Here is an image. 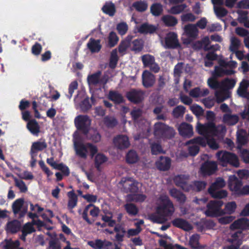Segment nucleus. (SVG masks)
Segmentation results:
<instances>
[{
  "label": "nucleus",
  "mask_w": 249,
  "mask_h": 249,
  "mask_svg": "<svg viewBox=\"0 0 249 249\" xmlns=\"http://www.w3.org/2000/svg\"><path fill=\"white\" fill-rule=\"evenodd\" d=\"M74 147L76 154L80 158L86 159L87 157L88 149L87 143L84 144L82 142L75 141Z\"/></svg>",
  "instance_id": "nucleus-16"
},
{
  "label": "nucleus",
  "mask_w": 249,
  "mask_h": 249,
  "mask_svg": "<svg viewBox=\"0 0 249 249\" xmlns=\"http://www.w3.org/2000/svg\"><path fill=\"white\" fill-rule=\"evenodd\" d=\"M243 185L242 180L238 178L235 175H231L228 180V188L232 192L237 194L240 188Z\"/></svg>",
  "instance_id": "nucleus-11"
},
{
  "label": "nucleus",
  "mask_w": 249,
  "mask_h": 249,
  "mask_svg": "<svg viewBox=\"0 0 249 249\" xmlns=\"http://www.w3.org/2000/svg\"><path fill=\"white\" fill-rule=\"evenodd\" d=\"M102 10L103 13L110 17H113L116 12L115 4L112 2H106L102 7Z\"/></svg>",
  "instance_id": "nucleus-29"
},
{
  "label": "nucleus",
  "mask_w": 249,
  "mask_h": 249,
  "mask_svg": "<svg viewBox=\"0 0 249 249\" xmlns=\"http://www.w3.org/2000/svg\"><path fill=\"white\" fill-rule=\"evenodd\" d=\"M119 57L117 54L116 50H113L110 54L109 61V67L111 69H114L116 67Z\"/></svg>",
  "instance_id": "nucleus-42"
},
{
  "label": "nucleus",
  "mask_w": 249,
  "mask_h": 249,
  "mask_svg": "<svg viewBox=\"0 0 249 249\" xmlns=\"http://www.w3.org/2000/svg\"><path fill=\"white\" fill-rule=\"evenodd\" d=\"M87 47L92 53L99 52L102 48L101 40L90 38L87 43Z\"/></svg>",
  "instance_id": "nucleus-24"
},
{
  "label": "nucleus",
  "mask_w": 249,
  "mask_h": 249,
  "mask_svg": "<svg viewBox=\"0 0 249 249\" xmlns=\"http://www.w3.org/2000/svg\"><path fill=\"white\" fill-rule=\"evenodd\" d=\"M125 96L130 102L138 104L143 100L144 92L140 89H133L127 91Z\"/></svg>",
  "instance_id": "nucleus-8"
},
{
  "label": "nucleus",
  "mask_w": 249,
  "mask_h": 249,
  "mask_svg": "<svg viewBox=\"0 0 249 249\" xmlns=\"http://www.w3.org/2000/svg\"><path fill=\"white\" fill-rule=\"evenodd\" d=\"M213 191H208L211 196L215 199H222L226 197L228 192L225 190H215Z\"/></svg>",
  "instance_id": "nucleus-36"
},
{
  "label": "nucleus",
  "mask_w": 249,
  "mask_h": 249,
  "mask_svg": "<svg viewBox=\"0 0 249 249\" xmlns=\"http://www.w3.org/2000/svg\"><path fill=\"white\" fill-rule=\"evenodd\" d=\"M150 148L151 154L153 155L165 153L160 143L153 142L151 144Z\"/></svg>",
  "instance_id": "nucleus-48"
},
{
  "label": "nucleus",
  "mask_w": 249,
  "mask_h": 249,
  "mask_svg": "<svg viewBox=\"0 0 249 249\" xmlns=\"http://www.w3.org/2000/svg\"><path fill=\"white\" fill-rule=\"evenodd\" d=\"M146 198L145 195L136 193L135 194H128L126 196V202H143Z\"/></svg>",
  "instance_id": "nucleus-31"
},
{
  "label": "nucleus",
  "mask_w": 249,
  "mask_h": 249,
  "mask_svg": "<svg viewBox=\"0 0 249 249\" xmlns=\"http://www.w3.org/2000/svg\"><path fill=\"white\" fill-rule=\"evenodd\" d=\"M186 7L187 5L185 4H181L174 6L170 8L169 12L172 14H178L183 12Z\"/></svg>",
  "instance_id": "nucleus-54"
},
{
  "label": "nucleus",
  "mask_w": 249,
  "mask_h": 249,
  "mask_svg": "<svg viewBox=\"0 0 249 249\" xmlns=\"http://www.w3.org/2000/svg\"><path fill=\"white\" fill-rule=\"evenodd\" d=\"M240 45V41L236 37H233L231 39V43L230 46V50L232 53L238 50Z\"/></svg>",
  "instance_id": "nucleus-56"
},
{
  "label": "nucleus",
  "mask_w": 249,
  "mask_h": 249,
  "mask_svg": "<svg viewBox=\"0 0 249 249\" xmlns=\"http://www.w3.org/2000/svg\"><path fill=\"white\" fill-rule=\"evenodd\" d=\"M164 47L168 49H175L181 48L177 34L173 32L166 34L164 37Z\"/></svg>",
  "instance_id": "nucleus-7"
},
{
  "label": "nucleus",
  "mask_w": 249,
  "mask_h": 249,
  "mask_svg": "<svg viewBox=\"0 0 249 249\" xmlns=\"http://www.w3.org/2000/svg\"><path fill=\"white\" fill-rule=\"evenodd\" d=\"M196 129L201 135L216 136L221 134L225 130V127L223 125L216 126L213 122H208L203 124L198 123Z\"/></svg>",
  "instance_id": "nucleus-1"
},
{
  "label": "nucleus",
  "mask_w": 249,
  "mask_h": 249,
  "mask_svg": "<svg viewBox=\"0 0 249 249\" xmlns=\"http://www.w3.org/2000/svg\"><path fill=\"white\" fill-rule=\"evenodd\" d=\"M125 208L127 212L130 215H135L137 214L138 209L133 203H126Z\"/></svg>",
  "instance_id": "nucleus-58"
},
{
  "label": "nucleus",
  "mask_w": 249,
  "mask_h": 249,
  "mask_svg": "<svg viewBox=\"0 0 249 249\" xmlns=\"http://www.w3.org/2000/svg\"><path fill=\"white\" fill-rule=\"evenodd\" d=\"M157 28L155 26L144 23L141 24L138 28V32L143 34H152L156 32Z\"/></svg>",
  "instance_id": "nucleus-26"
},
{
  "label": "nucleus",
  "mask_w": 249,
  "mask_h": 249,
  "mask_svg": "<svg viewBox=\"0 0 249 249\" xmlns=\"http://www.w3.org/2000/svg\"><path fill=\"white\" fill-rule=\"evenodd\" d=\"M174 226L182 229L185 231H189L192 229L191 225L186 222L185 220L180 219L177 218L172 221Z\"/></svg>",
  "instance_id": "nucleus-33"
},
{
  "label": "nucleus",
  "mask_w": 249,
  "mask_h": 249,
  "mask_svg": "<svg viewBox=\"0 0 249 249\" xmlns=\"http://www.w3.org/2000/svg\"><path fill=\"white\" fill-rule=\"evenodd\" d=\"M142 60L145 67H149L154 63L155 58L151 55L145 54L142 56Z\"/></svg>",
  "instance_id": "nucleus-52"
},
{
  "label": "nucleus",
  "mask_w": 249,
  "mask_h": 249,
  "mask_svg": "<svg viewBox=\"0 0 249 249\" xmlns=\"http://www.w3.org/2000/svg\"><path fill=\"white\" fill-rule=\"evenodd\" d=\"M237 14L239 15L238 20L241 23H244L248 19L247 15L248 12L247 11H237Z\"/></svg>",
  "instance_id": "nucleus-61"
},
{
  "label": "nucleus",
  "mask_w": 249,
  "mask_h": 249,
  "mask_svg": "<svg viewBox=\"0 0 249 249\" xmlns=\"http://www.w3.org/2000/svg\"><path fill=\"white\" fill-rule=\"evenodd\" d=\"M186 108L181 105L175 107L172 111V116L175 118H179L183 117L185 113Z\"/></svg>",
  "instance_id": "nucleus-45"
},
{
  "label": "nucleus",
  "mask_w": 249,
  "mask_h": 249,
  "mask_svg": "<svg viewBox=\"0 0 249 249\" xmlns=\"http://www.w3.org/2000/svg\"><path fill=\"white\" fill-rule=\"evenodd\" d=\"M15 186L19 189L20 192L25 193L27 191V187L23 180L15 178Z\"/></svg>",
  "instance_id": "nucleus-57"
},
{
  "label": "nucleus",
  "mask_w": 249,
  "mask_h": 249,
  "mask_svg": "<svg viewBox=\"0 0 249 249\" xmlns=\"http://www.w3.org/2000/svg\"><path fill=\"white\" fill-rule=\"evenodd\" d=\"M196 17L191 13H186L181 16V19L183 22L194 21Z\"/></svg>",
  "instance_id": "nucleus-63"
},
{
  "label": "nucleus",
  "mask_w": 249,
  "mask_h": 249,
  "mask_svg": "<svg viewBox=\"0 0 249 249\" xmlns=\"http://www.w3.org/2000/svg\"><path fill=\"white\" fill-rule=\"evenodd\" d=\"M225 185L226 183L224 179L222 178H218L216 179L215 181L210 185L208 191L219 190L223 188Z\"/></svg>",
  "instance_id": "nucleus-40"
},
{
  "label": "nucleus",
  "mask_w": 249,
  "mask_h": 249,
  "mask_svg": "<svg viewBox=\"0 0 249 249\" xmlns=\"http://www.w3.org/2000/svg\"><path fill=\"white\" fill-rule=\"evenodd\" d=\"M249 87V81L248 80L242 81L239 85V86L237 90L238 95L241 97L242 96L247 90Z\"/></svg>",
  "instance_id": "nucleus-47"
},
{
  "label": "nucleus",
  "mask_w": 249,
  "mask_h": 249,
  "mask_svg": "<svg viewBox=\"0 0 249 249\" xmlns=\"http://www.w3.org/2000/svg\"><path fill=\"white\" fill-rule=\"evenodd\" d=\"M101 71H97L88 77V82L89 85H97V84L103 82V80L100 79L101 75Z\"/></svg>",
  "instance_id": "nucleus-30"
},
{
  "label": "nucleus",
  "mask_w": 249,
  "mask_h": 249,
  "mask_svg": "<svg viewBox=\"0 0 249 249\" xmlns=\"http://www.w3.org/2000/svg\"><path fill=\"white\" fill-rule=\"evenodd\" d=\"M208 85L209 87L213 89H221V82H219L217 78L213 76L210 78L208 80Z\"/></svg>",
  "instance_id": "nucleus-46"
},
{
  "label": "nucleus",
  "mask_w": 249,
  "mask_h": 249,
  "mask_svg": "<svg viewBox=\"0 0 249 249\" xmlns=\"http://www.w3.org/2000/svg\"><path fill=\"white\" fill-rule=\"evenodd\" d=\"M103 123L107 128H111L116 126L118 124V122L115 118L109 116H106L104 118Z\"/></svg>",
  "instance_id": "nucleus-44"
},
{
  "label": "nucleus",
  "mask_w": 249,
  "mask_h": 249,
  "mask_svg": "<svg viewBox=\"0 0 249 249\" xmlns=\"http://www.w3.org/2000/svg\"><path fill=\"white\" fill-rule=\"evenodd\" d=\"M207 185V183L204 181H195L194 182V187L197 192L204 190Z\"/></svg>",
  "instance_id": "nucleus-60"
},
{
  "label": "nucleus",
  "mask_w": 249,
  "mask_h": 249,
  "mask_svg": "<svg viewBox=\"0 0 249 249\" xmlns=\"http://www.w3.org/2000/svg\"><path fill=\"white\" fill-rule=\"evenodd\" d=\"M91 105L89 102V97H86L80 103V107L83 112H87L91 107Z\"/></svg>",
  "instance_id": "nucleus-53"
},
{
  "label": "nucleus",
  "mask_w": 249,
  "mask_h": 249,
  "mask_svg": "<svg viewBox=\"0 0 249 249\" xmlns=\"http://www.w3.org/2000/svg\"><path fill=\"white\" fill-rule=\"evenodd\" d=\"M221 203H209L207 210L205 212L207 215L214 216L220 215L222 212L220 210Z\"/></svg>",
  "instance_id": "nucleus-21"
},
{
  "label": "nucleus",
  "mask_w": 249,
  "mask_h": 249,
  "mask_svg": "<svg viewBox=\"0 0 249 249\" xmlns=\"http://www.w3.org/2000/svg\"><path fill=\"white\" fill-rule=\"evenodd\" d=\"M18 240L13 241L11 239H6L0 244V246L4 249H17L20 248Z\"/></svg>",
  "instance_id": "nucleus-25"
},
{
  "label": "nucleus",
  "mask_w": 249,
  "mask_h": 249,
  "mask_svg": "<svg viewBox=\"0 0 249 249\" xmlns=\"http://www.w3.org/2000/svg\"><path fill=\"white\" fill-rule=\"evenodd\" d=\"M155 82V76L147 70H145L142 74V83L146 88L152 87Z\"/></svg>",
  "instance_id": "nucleus-15"
},
{
  "label": "nucleus",
  "mask_w": 249,
  "mask_h": 249,
  "mask_svg": "<svg viewBox=\"0 0 249 249\" xmlns=\"http://www.w3.org/2000/svg\"><path fill=\"white\" fill-rule=\"evenodd\" d=\"M115 146L118 149H124L128 148L130 142L128 137L125 135H118L113 139Z\"/></svg>",
  "instance_id": "nucleus-19"
},
{
  "label": "nucleus",
  "mask_w": 249,
  "mask_h": 249,
  "mask_svg": "<svg viewBox=\"0 0 249 249\" xmlns=\"http://www.w3.org/2000/svg\"><path fill=\"white\" fill-rule=\"evenodd\" d=\"M217 169V166L214 161H207L202 164L200 171L203 175L210 176L214 174Z\"/></svg>",
  "instance_id": "nucleus-13"
},
{
  "label": "nucleus",
  "mask_w": 249,
  "mask_h": 249,
  "mask_svg": "<svg viewBox=\"0 0 249 249\" xmlns=\"http://www.w3.org/2000/svg\"><path fill=\"white\" fill-rule=\"evenodd\" d=\"M47 144L45 139H40L39 141L34 142L31 147V153L37 154L38 151H41L46 148Z\"/></svg>",
  "instance_id": "nucleus-23"
},
{
  "label": "nucleus",
  "mask_w": 249,
  "mask_h": 249,
  "mask_svg": "<svg viewBox=\"0 0 249 249\" xmlns=\"http://www.w3.org/2000/svg\"><path fill=\"white\" fill-rule=\"evenodd\" d=\"M163 11V6L160 3H154L150 7V12L155 17L161 15Z\"/></svg>",
  "instance_id": "nucleus-41"
},
{
  "label": "nucleus",
  "mask_w": 249,
  "mask_h": 249,
  "mask_svg": "<svg viewBox=\"0 0 249 249\" xmlns=\"http://www.w3.org/2000/svg\"><path fill=\"white\" fill-rule=\"evenodd\" d=\"M108 39V45L110 47H114L119 41V37L117 36L116 33L113 31L110 32Z\"/></svg>",
  "instance_id": "nucleus-50"
},
{
  "label": "nucleus",
  "mask_w": 249,
  "mask_h": 249,
  "mask_svg": "<svg viewBox=\"0 0 249 249\" xmlns=\"http://www.w3.org/2000/svg\"><path fill=\"white\" fill-rule=\"evenodd\" d=\"M125 160L127 163L133 164L138 161L139 157L135 150H130L126 155Z\"/></svg>",
  "instance_id": "nucleus-35"
},
{
  "label": "nucleus",
  "mask_w": 249,
  "mask_h": 249,
  "mask_svg": "<svg viewBox=\"0 0 249 249\" xmlns=\"http://www.w3.org/2000/svg\"><path fill=\"white\" fill-rule=\"evenodd\" d=\"M132 6L139 12H144L147 8V4L143 1H136L132 4Z\"/></svg>",
  "instance_id": "nucleus-55"
},
{
  "label": "nucleus",
  "mask_w": 249,
  "mask_h": 249,
  "mask_svg": "<svg viewBox=\"0 0 249 249\" xmlns=\"http://www.w3.org/2000/svg\"><path fill=\"white\" fill-rule=\"evenodd\" d=\"M162 21L168 27L174 26L178 23V19L175 17L166 15L163 17Z\"/></svg>",
  "instance_id": "nucleus-43"
},
{
  "label": "nucleus",
  "mask_w": 249,
  "mask_h": 249,
  "mask_svg": "<svg viewBox=\"0 0 249 249\" xmlns=\"http://www.w3.org/2000/svg\"><path fill=\"white\" fill-rule=\"evenodd\" d=\"M74 124L78 130L87 135L90 130L91 120L87 115H79L74 119Z\"/></svg>",
  "instance_id": "nucleus-5"
},
{
  "label": "nucleus",
  "mask_w": 249,
  "mask_h": 249,
  "mask_svg": "<svg viewBox=\"0 0 249 249\" xmlns=\"http://www.w3.org/2000/svg\"><path fill=\"white\" fill-rule=\"evenodd\" d=\"M184 32L188 37L194 38L197 36L198 33V30L196 25L192 24H189L185 26Z\"/></svg>",
  "instance_id": "nucleus-27"
},
{
  "label": "nucleus",
  "mask_w": 249,
  "mask_h": 249,
  "mask_svg": "<svg viewBox=\"0 0 249 249\" xmlns=\"http://www.w3.org/2000/svg\"><path fill=\"white\" fill-rule=\"evenodd\" d=\"M42 47L41 44L36 42L32 47V53L35 55H39L42 51Z\"/></svg>",
  "instance_id": "nucleus-64"
},
{
  "label": "nucleus",
  "mask_w": 249,
  "mask_h": 249,
  "mask_svg": "<svg viewBox=\"0 0 249 249\" xmlns=\"http://www.w3.org/2000/svg\"><path fill=\"white\" fill-rule=\"evenodd\" d=\"M189 175H178L174 178V181L176 186L180 187L186 192H189L193 187L189 183Z\"/></svg>",
  "instance_id": "nucleus-9"
},
{
  "label": "nucleus",
  "mask_w": 249,
  "mask_h": 249,
  "mask_svg": "<svg viewBox=\"0 0 249 249\" xmlns=\"http://www.w3.org/2000/svg\"><path fill=\"white\" fill-rule=\"evenodd\" d=\"M239 120V117L237 114H231L230 112L223 115L222 121L227 125L231 126L236 124Z\"/></svg>",
  "instance_id": "nucleus-22"
},
{
  "label": "nucleus",
  "mask_w": 249,
  "mask_h": 249,
  "mask_svg": "<svg viewBox=\"0 0 249 249\" xmlns=\"http://www.w3.org/2000/svg\"><path fill=\"white\" fill-rule=\"evenodd\" d=\"M132 50L135 52H139L142 50L143 42L142 39H136L132 41Z\"/></svg>",
  "instance_id": "nucleus-51"
},
{
  "label": "nucleus",
  "mask_w": 249,
  "mask_h": 249,
  "mask_svg": "<svg viewBox=\"0 0 249 249\" xmlns=\"http://www.w3.org/2000/svg\"><path fill=\"white\" fill-rule=\"evenodd\" d=\"M200 237L197 234L192 235L189 239V245L193 249H201L202 246L200 245L199 240Z\"/></svg>",
  "instance_id": "nucleus-34"
},
{
  "label": "nucleus",
  "mask_w": 249,
  "mask_h": 249,
  "mask_svg": "<svg viewBox=\"0 0 249 249\" xmlns=\"http://www.w3.org/2000/svg\"><path fill=\"white\" fill-rule=\"evenodd\" d=\"M107 160V157L102 153H98L95 157L94 164L97 170H100L101 165L106 162Z\"/></svg>",
  "instance_id": "nucleus-39"
},
{
  "label": "nucleus",
  "mask_w": 249,
  "mask_h": 249,
  "mask_svg": "<svg viewBox=\"0 0 249 249\" xmlns=\"http://www.w3.org/2000/svg\"><path fill=\"white\" fill-rule=\"evenodd\" d=\"M116 28L119 34L121 36H123L127 32L128 26L125 22H121L117 24Z\"/></svg>",
  "instance_id": "nucleus-59"
},
{
  "label": "nucleus",
  "mask_w": 249,
  "mask_h": 249,
  "mask_svg": "<svg viewBox=\"0 0 249 249\" xmlns=\"http://www.w3.org/2000/svg\"><path fill=\"white\" fill-rule=\"evenodd\" d=\"M154 134L163 140H170L175 137V129L164 123L158 122L154 125Z\"/></svg>",
  "instance_id": "nucleus-4"
},
{
  "label": "nucleus",
  "mask_w": 249,
  "mask_h": 249,
  "mask_svg": "<svg viewBox=\"0 0 249 249\" xmlns=\"http://www.w3.org/2000/svg\"><path fill=\"white\" fill-rule=\"evenodd\" d=\"M27 128L33 135H38L40 132V126L35 119H32L27 124Z\"/></svg>",
  "instance_id": "nucleus-28"
},
{
  "label": "nucleus",
  "mask_w": 249,
  "mask_h": 249,
  "mask_svg": "<svg viewBox=\"0 0 249 249\" xmlns=\"http://www.w3.org/2000/svg\"><path fill=\"white\" fill-rule=\"evenodd\" d=\"M236 84V81L233 79L226 78L221 81V89L227 90L232 89Z\"/></svg>",
  "instance_id": "nucleus-38"
},
{
  "label": "nucleus",
  "mask_w": 249,
  "mask_h": 249,
  "mask_svg": "<svg viewBox=\"0 0 249 249\" xmlns=\"http://www.w3.org/2000/svg\"><path fill=\"white\" fill-rule=\"evenodd\" d=\"M187 144H198L202 147H205L207 144L213 150H217L219 148L218 143L213 138L205 139L201 137H197L189 140Z\"/></svg>",
  "instance_id": "nucleus-6"
},
{
  "label": "nucleus",
  "mask_w": 249,
  "mask_h": 249,
  "mask_svg": "<svg viewBox=\"0 0 249 249\" xmlns=\"http://www.w3.org/2000/svg\"><path fill=\"white\" fill-rule=\"evenodd\" d=\"M178 131L181 136L183 137L190 138L193 135V128L192 125L182 123L178 127Z\"/></svg>",
  "instance_id": "nucleus-20"
},
{
  "label": "nucleus",
  "mask_w": 249,
  "mask_h": 249,
  "mask_svg": "<svg viewBox=\"0 0 249 249\" xmlns=\"http://www.w3.org/2000/svg\"><path fill=\"white\" fill-rule=\"evenodd\" d=\"M174 212L172 203H160L157 207V213L152 215L151 219L154 222L162 223L167 220L166 216L172 215Z\"/></svg>",
  "instance_id": "nucleus-2"
},
{
  "label": "nucleus",
  "mask_w": 249,
  "mask_h": 249,
  "mask_svg": "<svg viewBox=\"0 0 249 249\" xmlns=\"http://www.w3.org/2000/svg\"><path fill=\"white\" fill-rule=\"evenodd\" d=\"M88 244L94 249H112V243L106 240L96 239L94 241H89Z\"/></svg>",
  "instance_id": "nucleus-14"
},
{
  "label": "nucleus",
  "mask_w": 249,
  "mask_h": 249,
  "mask_svg": "<svg viewBox=\"0 0 249 249\" xmlns=\"http://www.w3.org/2000/svg\"><path fill=\"white\" fill-rule=\"evenodd\" d=\"M114 231L117 232L116 235V239L118 241H122L124 237V231L120 227H115L114 228Z\"/></svg>",
  "instance_id": "nucleus-62"
},
{
  "label": "nucleus",
  "mask_w": 249,
  "mask_h": 249,
  "mask_svg": "<svg viewBox=\"0 0 249 249\" xmlns=\"http://www.w3.org/2000/svg\"><path fill=\"white\" fill-rule=\"evenodd\" d=\"M219 163L223 167L230 164L235 167L239 166L238 157L234 153L227 151H219L216 155Z\"/></svg>",
  "instance_id": "nucleus-3"
},
{
  "label": "nucleus",
  "mask_w": 249,
  "mask_h": 249,
  "mask_svg": "<svg viewBox=\"0 0 249 249\" xmlns=\"http://www.w3.org/2000/svg\"><path fill=\"white\" fill-rule=\"evenodd\" d=\"M35 231V229L33 227V224L32 223H28L26 224L23 227L22 230V235L21 239L23 240L25 239V236L28 234L31 233Z\"/></svg>",
  "instance_id": "nucleus-49"
},
{
  "label": "nucleus",
  "mask_w": 249,
  "mask_h": 249,
  "mask_svg": "<svg viewBox=\"0 0 249 249\" xmlns=\"http://www.w3.org/2000/svg\"><path fill=\"white\" fill-rule=\"evenodd\" d=\"M244 234L241 231L232 233L228 241L233 245L225 247L224 249H238L241 244Z\"/></svg>",
  "instance_id": "nucleus-12"
},
{
  "label": "nucleus",
  "mask_w": 249,
  "mask_h": 249,
  "mask_svg": "<svg viewBox=\"0 0 249 249\" xmlns=\"http://www.w3.org/2000/svg\"><path fill=\"white\" fill-rule=\"evenodd\" d=\"M171 163V160L170 158L161 156L156 161V166L159 170L166 171L170 169Z\"/></svg>",
  "instance_id": "nucleus-17"
},
{
  "label": "nucleus",
  "mask_w": 249,
  "mask_h": 249,
  "mask_svg": "<svg viewBox=\"0 0 249 249\" xmlns=\"http://www.w3.org/2000/svg\"><path fill=\"white\" fill-rule=\"evenodd\" d=\"M108 99L113 101L115 104H120L124 102L122 95L116 91H109Z\"/></svg>",
  "instance_id": "nucleus-32"
},
{
  "label": "nucleus",
  "mask_w": 249,
  "mask_h": 249,
  "mask_svg": "<svg viewBox=\"0 0 249 249\" xmlns=\"http://www.w3.org/2000/svg\"><path fill=\"white\" fill-rule=\"evenodd\" d=\"M20 227V222L18 220H14L7 223L6 231L9 232L15 233L19 230Z\"/></svg>",
  "instance_id": "nucleus-37"
},
{
  "label": "nucleus",
  "mask_w": 249,
  "mask_h": 249,
  "mask_svg": "<svg viewBox=\"0 0 249 249\" xmlns=\"http://www.w3.org/2000/svg\"><path fill=\"white\" fill-rule=\"evenodd\" d=\"M232 230L238 229L241 231L249 230V220L246 218H241L235 220L230 226Z\"/></svg>",
  "instance_id": "nucleus-18"
},
{
  "label": "nucleus",
  "mask_w": 249,
  "mask_h": 249,
  "mask_svg": "<svg viewBox=\"0 0 249 249\" xmlns=\"http://www.w3.org/2000/svg\"><path fill=\"white\" fill-rule=\"evenodd\" d=\"M121 182H124L123 187L125 193H130L131 194H135L138 193V182L135 180H132V178H127L125 179L124 181L123 179H122Z\"/></svg>",
  "instance_id": "nucleus-10"
}]
</instances>
